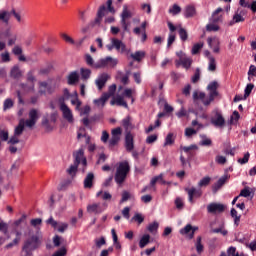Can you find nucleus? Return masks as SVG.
Returning a JSON list of instances; mask_svg holds the SVG:
<instances>
[{
    "label": "nucleus",
    "instance_id": "obj_1",
    "mask_svg": "<svg viewBox=\"0 0 256 256\" xmlns=\"http://www.w3.org/2000/svg\"><path fill=\"white\" fill-rule=\"evenodd\" d=\"M28 115L29 119H21L19 121L18 126H16L14 130V135L8 140V145H17V143H20L19 137L23 135L25 125L26 127H29V129H33V127L37 125V121H39V111H37V109H31Z\"/></svg>",
    "mask_w": 256,
    "mask_h": 256
},
{
    "label": "nucleus",
    "instance_id": "obj_2",
    "mask_svg": "<svg viewBox=\"0 0 256 256\" xmlns=\"http://www.w3.org/2000/svg\"><path fill=\"white\" fill-rule=\"evenodd\" d=\"M217 89H219V82L212 81L207 86L208 97L205 92L199 91H194L192 97L194 101L200 100L205 107H209V105H211V103H213L215 99H217V97H221V95L219 94V90Z\"/></svg>",
    "mask_w": 256,
    "mask_h": 256
},
{
    "label": "nucleus",
    "instance_id": "obj_3",
    "mask_svg": "<svg viewBox=\"0 0 256 256\" xmlns=\"http://www.w3.org/2000/svg\"><path fill=\"white\" fill-rule=\"evenodd\" d=\"M41 247V240L39 236L32 235L30 238H27L22 246L21 256H33V251Z\"/></svg>",
    "mask_w": 256,
    "mask_h": 256
},
{
    "label": "nucleus",
    "instance_id": "obj_4",
    "mask_svg": "<svg viewBox=\"0 0 256 256\" xmlns=\"http://www.w3.org/2000/svg\"><path fill=\"white\" fill-rule=\"evenodd\" d=\"M131 171V166H129V162L124 161L120 162L118 167L116 168V173L114 176L115 182L117 185H123L125 183V179H127V175Z\"/></svg>",
    "mask_w": 256,
    "mask_h": 256
},
{
    "label": "nucleus",
    "instance_id": "obj_5",
    "mask_svg": "<svg viewBox=\"0 0 256 256\" xmlns=\"http://www.w3.org/2000/svg\"><path fill=\"white\" fill-rule=\"evenodd\" d=\"M73 157L76 165L82 163L84 167H87V158H85V150H83V148H80L78 151L74 152Z\"/></svg>",
    "mask_w": 256,
    "mask_h": 256
},
{
    "label": "nucleus",
    "instance_id": "obj_6",
    "mask_svg": "<svg viewBox=\"0 0 256 256\" xmlns=\"http://www.w3.org/2000/svg\"><path fill=\"white\" fill-rule=\"evenodd\" d=\"M127 19H131V12L129 11L127 5H124L121 14V25L124 31H129V23H127Z\"/></svg>",
    "mask_w": 256,
    "mask_h": 256
},
{
    "label": "nucleus",
    "instance_id": "obj_7",
    "mask_svg": "<svg viewBox=\"0 0 256 256\" xmlns=\"http://www.w3.org/2000/svg\"><path fill=\"white\" fill-rule=\"evenodd\" d=\"M111 79V76L107 73H102L98 76V78L95 80V85L98 87L99 91L103 90V87L107 85V81Z\"/></svg>",
    "mask_w": 256,
    "mask_h": 256
},
{
    "label": "nucleus",
    "instance_id": "obj_8",
    "mask_svg": "<svg viewBox=\"0 0 256 256\" xmlns=\"http://www.w3.org/2000/svg\"><path fill=\"white\" fill-rule=\"evenodd\" d=\"M207 43L210 49H213V53H221V41H219V38H207Z\"/></svg>",
    "mask_w": 256,
    "mask_h": 256
},
{
    "label": "nucleus",
    "instance_id": "obj_9",
    "mask_svg": "<svg viewBox=\"0 0 256 256\" xmlns=\"http://www.w3.org/2000/svg\"><path fill=\"white\" fill-rule=\"evenodd\" d=\"M60 111H62L63 117L68 121V123H73V112L67 104L62 103L60 105Z\"/></svg>",
    "mask_w": 256,
    "mask_h": 256
},
{
    "label": "nucleus",
    "instance_id": "obj_10",
    "mask_svg": "<svg viewBox=\"0 0 256 256\" xmlns=\"http://www.w3.org/2000/svg\"><path fill=\"white\" fill-rule=\"evenodd\" d=\"M207 211L208 213H213V214L223 213L225 211V205L221 203H210L207 206Z\"/></svg>",
    "mask_w": 256,
    "mask_h": 256
},
{
    "label": "nucleus",
    "instance_id": "obj_11",
    "mask_svg": "<svg viewBox=\"0 0 256 256\" xmlns=\"http://www.w3.org/2000/svg\"><path fill=\"white\" fill-rule=\"evenodd\" d=\"M185 191L188 193V201L193 203V199L201 197L203 192L201 190H197V188H185Z\"/></svg>",
    "mask_w": 256,
    "mask_h": 256
},
{
    "label": "nucleus",
    "instance_id": "obj_12",
    "mask_svg": "<svg viewBox=\"0 0 256 256\" xmlns=\"http://www.w3.org/2000/svg\"><path fill=\"white\" fill-rule=\"evenodd\" d=\"M244 15H245V11L238 9L235 12L232 20L229 22V25L233 26L235 25V23H243V21H245V17H243Z\"/></svg>",
    "mask_w": 256,
    "mask_h": 256
},
{
    "label": "nucleus",
    "instance_id": "obj_13",
    "mask_svg": "<svg viewBox=\"0 0 256 256\" xmlns=\"http://www.w3.org/2000/svg\"><path fill=\"white\" fill-rule=\"evenodd\" d=\"M125 149L128 151V153H131L135 149V143L133 140V134L131 132H128L125 136Z\"/></svg>",
    "mask_w": 256,
    "mask_h": 256
},
{
    "label": "nucleus",
    "instance_id": "obj_14",
    "mask_svg": "<svg viewBox=\"0 0 256 256\" xmlns=\"http://www.w3.org/2000/svg\"><path fill=\"white\" fill-rule=\"evenodd\" d=\"M212 125L215 127H225V118L219 112H216L215 116L211 119Z\"/></svg>",
    "mask_w": 256,
    "mask_h": 256
},
{
    "label": "nucleus",
    "instance_id": "obj_15",
    "mask_svg": "<svg viewBox=\"0 0 256 256\" xmlns=\"http://www.w3.org/2000/svg\"><path fill=\"white\" fill-rule=\"evenodd\" d=\"M111 43H114V49H116V51L121 53H125L127 51V45H125L123 41L116 38H112Z\"/></svg>",
    "mask_w": 256,
    "mask_h": 256
},
{
    "label": "nucleus",
    "instance_id": "obj_16",
    "mask_svg": "<svg viewBox=\"0 0 256 256\" xmlns=\"http://www.w3.org/2000/svg\"><path fill=\"white\" fill-rule=\"evenodd\" d=\"M79 79H80L79 72L73 71L68 75L67 83L68 85H77V83H79Z\"/></svg>",
    "mask_w": 256,
    "mask_h": 256
},
{
    "label": "nucleus",
    "instance_id": "obj_17",
    "mask_svg": "<svg viewBox=\"0 0 256 256\" xmlns=\"http://www.w3.org/2000/svg\"><path fill=\"white\" fill-rule=\"evenodd\" d=\"M181 149L184 153H187L188 159H191V157H193L195 155L194 151H197V149H199V147L195 144H192L190 146H183V147H181Z\"/></svg>",
    "mask_w": 256,
    "mask_h": 256
},
{
    "label": "nucleus",
    "instance_id": "obj_18",
    "mask_svg": "<svg viewBox=\"0 0 256 256\" xmlns=\"http://www.w3.org/2000/svg\"><path fill=\"white\" fill-rule=\"evenodd\" d=\"M93 181H95V174L89 172L84 179V189H91L93 187Z\"/></svg>",
    "mask_w": 256,
    "mask_h": 256
},
{
    "label": "nucleus",
    "instance_id": "obj_19",
    "mask_svg": "<svg viewBox=\"0 0 256 256\" xmlns=\"http://www.w3.org/2000/svg\"><path fill=\"white\" fill-rule=\"evenodd\" d=\"M107 101H109V94H102L100 98L95 99L93 101L94 105H96V107H105V104L107 103Z\"/></svg>",
    "mask_w": 256,
    "mask_h": 256
},
{
    "label": "nucleus",
    "instance_id": "obj_20",
    "mask_svg": "<svg viewBox=\"0 0 256 256\" xmlns=\"http://www.w3.org/2000/svg\"><path fill=\"white\" fill-rule=\"evenodd\" d=\"M87 212L99 215V213H103V208H101V204L94 203L87 206Z\"/></svg>",
    "mask_w": 256,
    "mask_h": 256
},
{
    "label": "nucleus",
    "instance_id": "obj_21",
    "mask_svg": "<svg viewBox=\"0 0 256 256\" xmlns=\"http://www.w3.org/2000/svg\"><path fill=\"white\" fill-rule=\"evenodd\" d=\"M219 13H223V8H217L210 19L213 23H221L223 21V16L219 15Z\"/></svg>",
    "mask_w": 256,
    "mask_h": 256
},
{
    "label": "nucleus",
    "instance_id": "obj_22",
    "mask_svg": "<svg viewBox=\"0 0 256 256\" xmlns=\"http://www.w3.org/2000/svg\"><path fill=\"white\" fill-rule=\"evenodd\" d=\"M229 179V175H224L222 176L216 184L213 185L212 187V191L213 193H217V190L220 188V187H223V185H225V183L227 182V180Z\"/></svg>",
    "mask_w": 256,
    "mask_h": 256
},
{
    "label": "nucleus",
    "instance_id": "obj_23",
    "mask_svg": "<svg viewBox=\"0 0 256 256\" xmlns=\"http://www.w3.org/2000/svg\"><path fill=\"white\" fill-rule=\"evenodd\" d=\"M145 55H147V53L143 50H140L132 53L130 57L133 59V61H137L138 63H140V61H143V59H145Z\"/></svg>",
    "mask_w": 256,
    "mask_h": 256
},
{
    "label": "nucleus",
    "instance_id": "obj_24",
    "mask_svg": "<svg viewBox=\"0 0 256 256\" xmlns=\"http://www.w3.org/2000/svg\"><path fill=\"white\" fill-rule=\"evenodd\" d=\"M10 77H12V79H21V77H23V72H21V69H19V66H14L11 69Z\"/></svg>",
    "mask_w": 256,
    "mask_h": 256
},
{
    "label": "nucleus",
    "instance_id": "obj_25",
    "mask_svg": "<svg viewBox=\"0 0 256 256\" xmlns=\"http://www.w3.org/2000/svg\"><path fill=\"white\" fill-rule=\"evenodd\" d=\"M196 14H197V11L195 10V6H186L184 11V17H186V19L195 17Z\"/></svg>",
    "mask_w": 256,
    "mask_h": 256
},
{
    "label": "nucleus",
    "instance_id": "obj_26",
    "mask_svg": "<svg viewBox=\"0 0 256 256\" xmlns=\"http://www.w3.org/2000/svg\"><path fill=\"white\" fill-rule=\"evenodd\" d=\"M9 19H11V12L7 10L0 11V21L5 23L6 25H9Z\"/></svg>",
    "mask_w": 256,
    "mask_h": 256
},
{
    "label": "nucleus",
    "instance_id": "obj_27",
    "mask_svg": "<svg viewBox=\"0 0 256 256\" xmlns=\"http://www.w3.org/2000/svg\"><path fill=\"white\" fill-rule=\"evenodd\" d=\"M150 240H151V236L149 234L143 235L139 241L140 249H145V247H147V245H149Z\"/></svg>",
    "mask_w": 256,
    "mask_h": 256
},
{
    "label": "nucleus",
    "instance_id": "obj_28",
    "mask_svg": "<svg viewBox=\"0 0 256 256\" xmlns=\"http://www.w3.org/2000/svg\"><path fill=\"white\" fill-rule=\"evenodd\" d=\"M109 66V56L106 58L100 59L95 65V69H103V67Z\"/></svg>",
    "mask_w": 256,
    "mask_h": 256
},
{
    "label": "nucleus",
    "instance_id": "obj_29",
    "mask_svg": "<svg viewBox=\"0 0 256 256\" xmlns=\"http://www.w3.org/2000/svg\"><path fill=\"white\" fill-rule=\"evenodd\" d=\"M105 13H107V8L105 5L101 6L97 13V18L95 19V23H101V19L105 17Z\"/></svg>",
    "mask_w": 256,
    "mask_h": 256
},
{
    "label": "nucleus",
    "instance_id": "obj_30",
    "mask_svg": "<svg viewBox=\"0 0 256 256\" xmlns=\"http://www.w3.org/2000/svg\"><path fill=\"white\" fill-rule=\"evenodd\" d=\"M231 217L234 219V224L236 227H239V223L241 221V215H237V210L235 208H232L230 211Z\"/></svg>",
    "mask_w": 256,
    "mask_h": 256
},
{
    "label": "nucleus",
    "instance_id": "obj_31",
    "mask_svg": "<svg viewBox=\"0 0 256 256\" xmlns=\"http://www.w3.org/2000/svg\"><path fill=\"white\" fill-rule=\"evenodd\" d=\"M208 61V71H211L212 73L217 71V61L215 60V57H210Z\"/></svg>",
    "mask_w": 256,
    "mask_h": 256
},
{
    "label": "nucleus",
    "instance_id": "obj_32",
    "mask_svg": "<svg viewBox=\"0 0 256 256\" xmlns=\"http://www.w3.org/2000/svg\"><path fill=\"white\" fill-rule=\"evenodd\" d=\"M210 183H211V177L205 176L204 178H202V179L198 182V187L201 189V188H203V187L209 186Z\"/></svg>",
    "mask_w": 256,
    "mask_h": 256
},
{
    "label": "nucleus",
    "instance_id": "obj_33",
    "mask_svg": "<svg viewBox=\"0 0 256 256\" xmlns=\"http://www.w3.org/2000/svg\"><path fill=\"white\" fill-rule=\"evenodd\" d=\"M173 143H175V136L173 135V133H169L165 138L164 147L173 145Z\"/></svg>",
    "mask_w": 256,
    "mask_h": 256
},
{
    "label": "nucleus",
    "instance_id": "obj_34",
    "mask_svg": "<svg viewBox=\"0 0 256 256\" xmlns=\"http://www.w3.org/2000/svg\"><path fill=\"white\" fill-rule=\"evenodd\" d=\"M116 105H118V107H125V109L129 107V105L126 103L125 99H123V96L121 95L116 96Z\"/></svg>",
    "mask_w": 256,
    "mask_h": 256
},
{
    "label": "nucleus",
    "instance_id": "obj_35",
    "mask_svg": "<svg viewBox=\"0 0 256 256\" xmlns=\"http://www.w3.org/2000/svg\"><path fill=\"white\" fill-rule=\"evenodd\" d=\"M96 197H101L103 201H110V199H112L113 196L109 192L99 191L97 192Z\"/></svg>",
    "mask_w": 256,
    "mask_h": 256
},
{
    "label": "nucleus",
    "instance_id": "obj_36",
    "mask_svg": "<svg viewBox=\"0 0 256 256\" xmlns=\"http://www.w3.org/2000/svg\"><path fill=\"white\" fill-rule=\"evenodd\" d=\"M191 65H193V59L187 56L182 59V67H184V69H190Z\"/></svg>",
    "mask_w": 256,
    "mask_h": 256
},
{
    "label": "nucleus",
    "instance_id": "obj_37",
    "mask_svg": "<svg viewBox=\"0 0 256 256\" xmlns=\"http://www.w3.org/2000/svg\"><path fill=\"white\" fill-rule=\"evenodd\" d=\"M193 230V226L191 224H187L184 228L180 229V235H191Z\"/></svg>",
    "mask_w": 256,
    "mask_h": 256
},
{
    "label": "nucleus",
    "instance_id": "obj_38",
    "mask_svg": "<svg viewBox=\"0 0 256 256\" xmlns=\"http://www.w3.org/2000/svg\"><path fill=\"white\" fill-rule=\"evenodd\" d=\"M178 33L181 41H187V39H189V34L187 33V30H185V28L180 27Z\"/></svg>",
    "mask_w": 256,
    "mask_h": 256
},
{
    "label": "nucleus",
    "instance_id": "obj_39",
    "mask_svg": "<svg viewBox=\"0 0 256 256\" xmlns=\"http://www.w3.org/2000/svg\"><path fill=\"white\" fill-rule=\"evenodd\" d=\"M205 44L203 42H199L193 45L191 53L193 55H197V53H199V51L201 50V48L204 46Z\"/></svg>",
    "mask_w": 256,
    "mask_h": 256
},
{
    "label": "nucleus",
    "instance_id": "obj_40",
    "mask_svg": "<svg viewBox=\"0 0 256 256\" xmlns=\"http://www.w3.org/2000/svg\"><path fill=\"white\" fill-rule=\"evenodd\" d=\"M168 13L171 15H179L181 13V8L177 4H173V6L168 10Z\"/></svg>",
    "mask_w": 256,
    "mask_h": 256
},
{
    "label": "nucleus",
    "instance_id": "obj_41",
    "mask_svg": "<svg viewBox=\"0 0 256 256\" xmlns=\"http://www.w3.org/2000/svg\"><path fill=\"white\" fill-rule=\"evenodd\" d=\"M79 168L78 164L71 165L69 167V169H67V173L68 175H71L72 177H75L76 173H77V169Z\"/></svg>",
    "mask_w": 256,
    "mask_h": 256
},
{
    "label": "nucleus",
    "instance_id": "obj_42",
    "mask_svg": "<svg viewBox=\"0 0 256 256\" xmlns=\"http://www.w3.org/2000/svg\"><path fill=\"white\" fill-rule=\"evenodd\" d=\"M255 88V85L253 84H247L245 90H244V99H247V97H249V95H251V91H253V89Z\"/></svg>",
    "mask_w": 256,
    "mask_h": 256
},
{
    "label": "nucleus",
    "instance_id": "obj_43",
    "mask_svg": "<svg viewBox=\"0 0 256 256\" xmlns=\"http://www.w3.org/2000/svg\"><path fill=\"white\" fill-rule=\"evenodd\" d=\"M147 229L150 233H157V229H159V223L153 222L148 225Z\"/></svg>",
    "mask_w": 256,
    "mask_h": 256
},
{
    "label": "nucleus",
    "instance_id": "obj_44",
    "mask_svg": "<svg viewBox=\"0 0 256 256\" xmlns=\"http://www.w3.org/2000/svg\"><path fill=\"white\" fill-rule=\"evenodd\" d=\"M0 231H2L4 235H7L9 231V225L5 223L1 218H0Z\"/></svg>",
    "mask_w": 256,
    "mask_h": 256
},
{
    "label": "nucleus",
    "instance_id": "obj_45",
    "mask_svg": "<svg viewBox=\"0 0 256 256\" xmlns=\"http://www.w3.org/2000/svg\"><path fill=\"white\" fill-rule=\"evenodd\" d=\"M201 79V69L196 68L194 75L192 76V83H197Z\"/></svg>",
    "mask_w": 256,
    "mask_h": 256
},
{
    "label": "nucleus",
    "instance_id": "obj_46",
    "mask_svg": "<svg viewBox=\"0 0 256 256\" xmlns=\"http://www.w3.org/2000/svg\"><path fill=\"white\" fill-rule=\"evenodd\" d=\"M119 141H121V137L112 135L109 140V147H115Z\"/></svg>",
    "mask_w": 256,
    "mask_h": 256
},
{
    "label": "nucleus",
    "instance_id": "obj_47",
    "mask_svg": "<svg viewBox=\"0 0 256 256\" xmlns=\"http://www.w3.org/2000/svg\"><path fill=\"white\" fill-rule=\"evenodd\" d=\"M249 157H251V154L249 152H246L243 158L238 159V163H240V165H245L246 163H249Z\"/></svg>",
    "mask_w": 256,
    "mask_h": 256
},
{
    "label": "nucleus",
    "instance_id": "obj_48",
    "mask_svg": "<svg viewBox=\"0 0 256 256\" xmlns=\"http://www.w3.org/2000/svg\"><path fill=\"white\" fill-rule=\"evenodd\" d=\"M27 81L32 83V89H34L35 88L34 83H35L36 79H35V75L33 74V71H29L27 73Z\"/></svg>",
    "mask_w": 256,
    "mask_h": 256
},
{
    "label": "nucleus",
    "instance_id": "obj_49",
    "mask_svg": "<svg viewBox=\"0 0 256 256\" xmlns=\"http://www.w3.org/2000/svg\"><path fill=\"white\" fill-rule=\"evenodd\" d=\"M72 105H76V109H79L81 107V101L79 99V94L77 91H75V98L71 100Z\"/></svg>",
    "mask_w": 256,
    "mask_h": 256
},
{
    "label": "nucleus",
    "instance_id": "obj_50",
    "mask_svg": "<svg viewBox=\"0 0 256 256\" xmlns=\"http://www.w3.org/2000/svg\"><path fill=\"white\" fill-rule=\"evenodd\" d=\"M201 236H198L196 239V251L197 253L201 254L203 251V244L201 243Z\"/></svg>",
    "mask_w": 256,
    "mask_h": 256
},
{
    "label": "nucleus",
    "instance_id": "obj_51",
    "mask_svg": "<svg viewBox=\"0 0 256 256\" xmlns=\"http://www.w3.org/2000/svg\"><path fill=\"white\" fill-rule=\"evenodd\" d=\"M206 31H209V32L219 31V25H217L215 23H210V24L206 25Z\"/></svg>",
    "mask_w": 256,
    "mask_h": 256
},
{
    "label": "nucleus",
    "instance_id": "obj_52",
    "mask_svg": "<svg viewBox=\"0 0 256 256\" xmlns=\"http://www.w3.org/2000/svg\"><path fill=\"white\" fill-rule=\"evenodd\" d=\"M13 105H14L13 100L11 98H7L4 101V105H3L4 111H7V109H11V107H13Z\"/></svg>",
    "mask_w": 256,
    "mask_h": 256
},
{
    "label": "nucleus",
    "instance_id": "obj_53",
    "mask_svg": "<svg viewBox=\"0 0 256 256\" xmlns=\"http://www.w3.org/2000/svg\"><path fill=\"white\" fill-rule=\"evenodd\" d=\"M115 91H117V85L112 84L108 88V93L106 95H109V99L115 95Z\"/></svg>",
    "mask_w": 256,
    "mask_h": 256
},
{
    "label": "nucleus",
    "instance_id": "obj_54",
    "mask_svg": "<svg viewBox=\"0 0 256 256\" xmlns=\"http://www.w3.org/2000/svg\"><path fill=\"white\" fill-rule=\"evenodd\" d=\"M0 139L1 141H9V131L8 130H1L0 131Z\"/></svg>",
    "mask_w": 256,
    "mask_h": 256
},
{
    "label": "nucleus",
    "instance_id": "obj_55",
    "mask_svg": "<svg viewBox=\"0 0 256 256\" xmlns=\"http://www.w3.org/2000/svg\"><path fill=\"white\" fill-rule=\"evenodd\" d=\"M42 125H43V127H45L46 131H52L53 130V126H51V124H49V119H47L45 117L42 120Z\"/></svg>",
    "mask_w": 256,
    "mask_h": 256
},
{
    "label": "nucleus",
    "instance_id": "obj_56",
    "mask_svg": "<svg viewBox=\"0 0 256 256\" xmlns=\"http://www.w3.org/2000/svg\"><path fill=\"white\" fill-rule=\"evenodd\" d=\"M122 125L124 129H130L131 128V117H126L122 120Z\"/></svg>",
    "mask_w": 256,
    "mask_h": 256
},
{
    "label": "nucleus",
    "instance_id": "obj_57",
    "mask_svg": "<svg viewBox=\"0 0 256 256\" xmlns=\"http://www.w3.org/2000/svg\"><path fill=\"white\" fill-rule=\"evenodd\" d=\"M132 221H136L137 223H139V225H141V223L145 221V218L143 217V215L136 213L134 217H132Z\"/></svg>",
    "mask_w": 256,
    "mask_h": 256
},
{
    "label": "nucleus",
    "instance_id": "obj_58",
    "mask_svg": "<svg viewBox=\"0 0 256 256\" xmlns=\"http://www.w3.org/2000/svg\"><path fill=\"white\" fill-rule=\"evenodd\" d=\"M82 79H89L91 77V70L82 68L81 70Z\"/></svg>",
    "mask_w": 256,
    "mask_h": 256
},
{
    "label": "nucleus",
    "instance_id": "obj_59",
    "mask_svg": "<svg viewBox=\"0 0 256 256\" xmlns=\"http://www.w3.org/2000/svg\"><path fill=\"white\" fill-rule=\"evenodd\" d=\"M85 61L90 67H95V61L93 60V57L90 56V54L85 55Z\"/></svg>",
    "mask_w": 256,
    "mask_h": 256
},
{
    "label": "nucleus",
    "instance_id": "obj_60",
    "mask_svg": "<svg viewBox=\"0 0 256 256\" xmlns=\"http://www.w3.org/2000/svg\"><path fill=\"white\" fill-rule=\"evenodd\" d=\"M193 135H197V130H195L193 128L185 129V137H193Z\"/></svg>",
    "mask_w": 256,
    "mask_h": 256
},
{
    "label": "nucleus",
    "instance_id": "obj_61",
    "mask_svg": "<svg viewBox=\"0 0 256 256\" xmlns=\"http://www.w3.org/2000/svg\"><path fill=\"white\" fill-rule=\"evenodd\" d=\"M251 196V190L249 187H245L243 190H241L239 197H250Z\"/></svg>",
    "mask_w": 256,
    "mask_h": 256
},
{
    "label": "nucleus",
    "instance_id": "obj_62",
    "mask_svg": "<svg viewBox=\"0 0 256 256\" xmlns=\"http://www.w3.org/2000/svg\"><path fill=\"white\" fill-rule=\"evenodd\" d=\"M215 161L218 165H225V163H227V158L225 156L218 155L216 156Z\"/></svg>",
    "mask_w": 256,
    "mask_h": 256
},
{
    "label": "nucleus",
    "instance_id": "obj_63",
    "mask_svg": "<svg viewBox=\"0 0 256 256\" xmlns=\"http://www.w3.org/2000/svg\"><path fill=\"white\" fill-rule=\"evenodd\" d=\"M67 255V249L65 247L60 248L52 256H65Z\"/></svg>",
    "mask_w": 256,
    "mask_h": 256
},
{
    "label": "nucleus",
    "instance_id": "obj_64",
    "mask_svg": "<svg viewBox=\"0 0 256 256\" xmlns=\"http://www.w3.org/2000/svg\"><path fill=\"white\" fill-rule=\"evenodd\" d=\"M175 33H170L168 36V43H167V47H171L172 43H175Z\"/></svg>",
    "mask_w": 256,
    "mask_h": 256
}]
</instances>
